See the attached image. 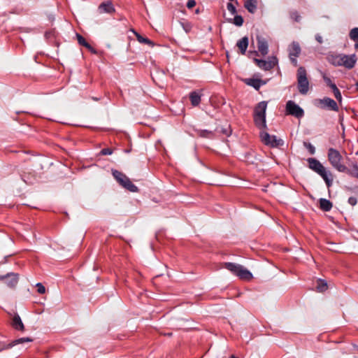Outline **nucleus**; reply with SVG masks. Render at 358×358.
<instances>
[{"label": "nucleus", "mask_w": 358, "mask_h": 358, "mask_svg": "<svg viewBox=\"0 0 358 358\" xmlns=\"http://www.w3.org/2000/svg\"><path fill=\"white\" fill-rule=\"evenodd\" d=\"M334 88L332 90H333V92L334 94V96H335V98L338 101H341V99H342V96H341V94L339 91V90L338 89V87L336 86H333Z\"/></svg>", "instance_id": "obj_32"}, {"label": "nucleus", "mask_w": 358, "mask_h": 358, "mask_svg": "<svg viewBox=\"0 0 358 358\" xmlns=\"http://www.w3.org/2000/svg\"><path fill=\"white\" fill-rule=\"evenodd\" d=\"M327 289V283L326 281L319 279L317 281L316 289L320 292H323Z\"/></svg>", "instance_id": "obj_25"}, {"label": "nucleus", "mask_w": 358, "mask_h": 358, "mask_svg": "<svg viewBox=\"0 0 358 358\" xmlns=\"http://www.w3.org/2000/svg\"><path fill=\"white\" fill-rule=\"evenodd\" d=\"M308 166L310 169L319 174L325 181L328 187L332 185L333 175L316 159H308Z\"/></svg>", "instance_id": "obj_1"}, {"label": "nucleus", "mask_w": 358, "mask_h": 358, "mask_svg": "<svg viewBox=\"0 0 358 358\" xmlns=\"http://www.w3.org/2000/svg\"><path fill=\"white\" fill-rule=\"evenodd\" d=\"M189 99L193 106H197L201 102V94L194 91L189 94Z\"/></svg>", "instance_id": "obj_20"}, {"label": "nucleus", "mask_w": 358, "mask_h": 358, "mask_svg": "<svg viewBox=\"0 0 358 358\" xmlns=\"http://www.w3.org/2000/svg\"><path fill=\"white\" fill-rule=\"evenodd\" d=\"M345 173L350 174V176L357 178L358 177V166L357 164H354L351 169H348L347 168V171Z\"/></svg>", "instance_id": "obj_27"}, {"label": "nucleus", "mask_w": 358, "mask_h": 358, "mask_svg": "<svg viewBox=\"0 0 358 358\" xmlns=\"http://www.w3.org/2000/svg\"><path fill=\"white\" fill-rule=\"evenodd\" d=\"M258 0H246L244 7L252 14L255 13L257 8Z\"/></svg>", "instance_id": "obj_16"}, {"label": "nucleus", "mask_w": 358, "mask_h": 358, "mask_svg": "<svg viewBox=\"0 0 358 358\" xmlns=\"http://www.w3.org/2000/svg\"><path fill=\"white\" fill-rule=\"evenodd\" d=\"M77 38L78 43L81 45L86 47L90 51L95 52V50L92 48V47L85 41V39L80 35L77 34Z\"/></svg>", "instance_id": "obj_24"}, {"label": "nucleus", "mask_w": 358, "mask_h": 358, "mask_svg": "<svg viewBox=\"0 0 358 358\" xmlns=\"http://www.w3.org/2000/svg\"><path fill=\"white\" fill-rule=\"evenodd\" d=\"M234 24L238 27H241L243 24V18L241 15H236L233 21Z\"/></svg>", "instance_id": "obj_29"}, {"label": "nucleus", "mask_w": 358, "mask_h": 358, "mask_svg": "<svg viewBox=\"0 0 358 358\" xmlns=\"http://www.w3.org/2000/svg\"><path fill=\"white\" fill-rule=\"evenodd\" d=\"M331 63L337 66H345L346 69H350L355 66L357 62V58L355 55H346L343 54H339L332 55L330 59Z\"/></svg>", "instance_id": "obj_3"}, {"label": "nucleus", "mask_w": 358, "mask_h": 358, "mask_svg": "<svg viewBox=\"0 0 358 358\" xmlns=\"http://www.w3.org/2000/svg\"><path fill=\"white\" fill-rule=\"evenodd\" d=\"M196 5V1L194 0H189L187 3V7L189 9L194 8Z\"/></svg>", "instance_id": "obj_39"}, {"label": "nucleus", "mask_w": 358, "mask_h": 358, "mask_svg": "<svg viewBox=\"0 0 358 358\" xmlns=\"http://www.w3.org/2000/svg\"><path fill=\"white\" fill-rule=\"evenodd\" d=\"M227 7L228 10L232 15H234L236 13V9L235 6L231 3H228Z\"/></svg>", "instance_id": "obj_35"}, {"label": "nucleus", "mask_w": 358, "mask_h": 358, "mask_svg": "<svg viewBox=\"0 0 358 358\" xmlns=\"http://www.w3.org/2000/svg\"><path fill=\"white\" fill-rule=\"evenodd\" d=\"M303 145L306 148L308 149V152L310 155H314L315 152V148L310 143L308 142H303Z\"/></svg>", "instance_id": "obj_31"}, {"label": "nucleus", "mask_w": 358, "mask_h": 358, "mask_svg": "<svg viewBox=\"0 0 358 358\" xmlns=\"http://www.w3.org/2000/svg\"><path fill=\"white\" fill-rule=\"evenodd\" d=\"M298 89L301 94H306L309 90V82L305 68L301 66L297 71Z\"/></svg>", "instance_id": "obj_6"}, {"label": "nucleus", "mask_w": 358, "mask_h": 358, "mask_svg": "<svg viewBox=\"0 0 358 358\" xmlns=\"http://www.w3.org/2000/svg\"><path fill=\"white\" fill-rule=\"evenodd\" d=\"M328 159L331 166L339 172L347 171V167L341 162L343 157L337 150L332 148L328 150Z\"/></svg>", "instance_id": "obj_4"}, {"label": "nucleus", "mask_w": 358, "mask_h": 358, "mask_svg": "<svg viewBox=\"0 0 358 358\" xmlns=\"http://www.w3.org/2000/svg\"><path fill=\"white\" fill-rule=\"evenodd\" d=\"M0 280H5L8 287L14 288L18 282V277L17 274L10 273L6 275H0Z\"/></svg>", "instance_id": "obj_10"}, {"label": "nucleus", "mask_w": 358, "mask_h": 358, "mask_svg": "<svg viewBox=\"0 0 358 358\" xmlns=\"http://www.w3.org/2000/svg\"><path fill=\"white\" fill-rule=\"evenodd\" d=\"M254 62L257 66L264 71H269L273 69L278 64V59L275 57H271L268 61L255 59Z\"/></svg>", "instance_id": "obj_9"}, {"label": "nucleus", "mask_w": 358, "mask_h": 358, "mask_svg": "<svg viewBox=\"0 0 358 358\" xmlns=\"http://www.w3.org/2000/svg\"><path fill=\"white\" fill-rule=\"evenodd\" d=\"M287 114L301 118L304 115L303 110L293 101H288L286 103Z\"/></svg>", "instance_id": "obj_8"}, {"label": "nucleus", "mask_w": 358, "mask_h": 358, "mask_svg": "<svg viewBox=\"0 0 358 358\" xmlns=\"http://www.w3.org/2000/svg\"><path fill=\"white\" fill-rule=\"evenodd\" d=\"M101 154L103 155H109L112 154V150L110 148H104L101 150Z\"/></svg>", "instance_id": "obj_37"}, {"label": "nucleus", "mask_w": 358, "mask_h": 358, "mask_svg": "<svg viewBox=\"0 0 358 358\" xmlns=\"http://www.w3.org/2000/svg\"><path fill=\"white\" fill-rule=\"evenodd\" d=\"M244 83L255 90H259L262 85H266L267 81L257 78H246L244 80Z\"/></svg>", "instance_id": "obj_13"}, {"label": "nucleus", "mask_w": 358, "mask_h": 358, "mask_svg": "<svg viewBox=\"0 0 358 358\" xmlns=\"http://www.w3.org/2000/svg\"><path fill=\"white\" fill-rule=\"evenodd\" d=\"M112 174L118 183L124 188L131 192H138V187L132 183L130 179L125 174L117 170H113Z\"/></svg>", "instance_id": "obj_5"}, {"label": "nucleus", "mask_w": 358, "mask_h": 358, "mask_svg": "<svg viewBox=\"0 0 358 358\" xmlns=\"http://www.w3.org/2000/svg\"><path fill=\"white\" fill-rule=\"evenodd\" d=\"M36 287L38 288V292L39 294H44L45 292V288L41 283H38L36 285Z\"/></svg>", "instance_id": "obj_36"}, {"label": "nucleus", "mask_w": 358, "mask_h": 358, "mask_svg": "<svg viewBox=\"0 0 358 358\" xmlns=\"http://www.w3.org/2000/svg\"><path fill=\"white\" fill-rule=\"evenodd\" d=\"M355 86H356L357 90H358V81L356 83Z\"/></svg>", "instance_id": "obj_43"}, {"label": "nucleus", "mask_w": 358, "mask_h": 358, "mask_svg": "<svg viewBox=\"0 0 358 358\" xmlns=\"http://www.w3.org/2000/svg\"><path fill=\"white\" fill-rule=\"evenodd\" d=\"M357 178H358V176H357Z\"/></svg>", "instance_id": "obj_45"}, {"label": "nucleus", "mask_w": 358, "mask_h": 358, "mask_svg": "<svg viewBox=\"0 0 358 358\" xmlns=\"http://www.w3.org/2000/svg\"><path fill=\"white\" fill-rule=\"evenodd\" d=\"M254 121L257 127L259 129L266 128V117L264 116H257L254 115Z\"/></svg>", "instance_id": "obj_21"}, {"label": "nucleus", "mask_w": 358, "mask_h": 358, "mask_svg": "<svg viewBox=\"0 0 358 358\" xmlns=\"http://www.w3.org/2000/svg\"><path fill=\"white\" fill-rule=\"evenodd\" d=\"M260 137L262 141L266 145L272 148H276L283 144L281 139H278L275 136H271L268 133L265 131L260 132Z\"/></svg>", "instance_id": "obj_7"}, {"label": "nucleus", "mask_w": 358, "mask_h": 358, "mask_svg": "<svg viewBox=\"0 0 358 358\" xmlns=\"http://www.w3.org/2000/svg\"><path fill=\"white\" fill-rule=\"evenodd\" d=\"M257 48L262 55H266L268 52V45L266 38L262 36H257Z\"/></svg>", "instance_id": "obj_12"}, {"label": "nucleus", "mask_w": 358, "mask_h": 358, "mask_svg": "<svg viewBox=\"0 0 358 358\" xmlns=\"http://www.w3.org/2000/svg\"><path fill=\"white\" fill-rule=\"evenodd\" d=\"M33 339L30 338H20L13 341L8 345V348H10L19 344H24L26 343L32 342Z\"/></svg>", "instance_id": "obj_23"}, {"label": "nucleus", "mask_w": 358, "mask_h": 358, "mask_svg": "<svg viewBox=\"0 0 358 358\" xmlns=\"http://www.w3.org/2000/svg\"><path fill=\"white\" fill-rule=\"evenodd\" d=\"M98 11L99 13H112L115 11V8L110 1L103 2L99 6Z\"/></svg>", "instance_id": "obj_14"}, {"label": "nucleus", "mask_w": 358, "mask_h": 358, "mask_svg": "<svg viewBox=\"0 0 358 358\" xmlns=\"http://www.w3.org/2000/svg\"><path fill=\"white\" fill-rule=\"evenodd\" d=\"M236 46L240 50L241 54L244 55L248 46V38L247 36L242 38L237 42Z\"/></svg>", "instance_id": "obj_18"}, {"label": "nucleus", "mask_w": 358, "mask_h": 358, "mask_svg": "<svg viewBox=\"0 0 358 358\" xmlns=\"http://www.w3.org/2000/svg\"><path fill=\"white\" fill-rule=\"evenodd\" d=\"M289 57L291 62L293 64V65L294 66H297V60H296L297 57L289 55Z\"/></svg>", "instance_id": "obj_40"}, {"label": "nucleus", "mask_w": 358, "mask_h": 358, "mask_svg": "<svg viewBox=\"0 0 358 358\" xmlns=\"http://www.w3.org/2000/svg\"><path fill=\"white\" fill-rule=\"evenodd\" d=\"M323 79H324V82L326 83V84L328 86H329L332 90L334 88L333 86H336L334 83H332L331 79L329 77H327V76L324 75Z\"/></svg>", "instance_id": "obj_33"}, {"label": "nucleus", "mask_w": 358, "mask_h": 358, "mask_svg": "<svg viewBox=\"0 0 358 358\" xmlns=\"http://www.w3.org/2000/svg\"><path fill=\"white\" fill-rule=\"evenodd\" d=\"M12 325L16 330H24V326L22 322L20 317L18 315H15L13 317Z\"/></svg>", "instance_id": "obj_19"}, {"label": "nucleus", "mask_w": 358, "mask_h": 358, "mask_svg": "<svg viewBox=\"0 0 358 358\" xmlns=\"http://www.w3.org/2000/svg\"><path fill=\"white\" fill-rule=\"evenodd\" d=\"M357 178H358V176H357Z\"/></svg>", "instance_id": "obj_44"}, {"label": "nucleus", "mask_w": 358, "mask_h": 358, "mask_svg": "<svg viewBox=\"0 0 358 358\" xmlns=\"http://www.w3.org/2000/svg\"><path fill=\"white\" fill-rule=\"evenodd\" d=\"M267 108V103L266 101L259 102L254 110L255 115H262L266 117V110Z\"/></svg>", "instance_id": "obj_15"}, {"label": "nucleus", "mask_w": 358, "mask_h": 358, "mask_svg": "<svg viewBox=\"0 0 358 358\" xmlns=\"http://www.w3.org/2000/svg\"><path fill=\"white\" fill-rule=\"evenodd\" d=\"M322 108H327L334 111H338V107L336 102L331 98L325 97L319 100Z\"/></svg>", "instance_id": "obj_11"}, {"label": "nucleus", "mask_w": 358, "mask_h": 358, "mask_svg": "<svg viewBox=\"0 0 358 358\" xmlns=\"http://www.w3.org/2000/svg\"><path fill=\"white\" fill-rule=\"evenodd\" d=\"M291 17L296 22H299L301 20V16L297 11H294L291 13Z\"/></svg>", "instance_id": "obj_34"}, {"label": "nucleus", "mask_w": 358, "mask_h": 358, "mask_svg": "<svg viewBox=\"0 0 358 358\" xmlns=\"http://www.w3.org/2000/svg\"><path fill=\"white\" fill-rule=\"evenodd\" d=\"M138 41L141 43L148 44L149 45H153V43L148 38L143 37L139 34L135 32Z\"/></svg>", "instance_id": "obj_26"}, {"label": "nucleus", "mask_w": 358, "mask_h": 358, "mask_svg": "<svg viewBox=\"0 0 358 358\" xmlns=\"http://www.w3.org/2000/svg\"><path fill=\"white\" fill-rule=\"evenodd\" d=\"M289 55L299 57L301 53V48L297 42H292L289 46Z\"/></svg>", "instance_id": "obj_17"}, {"label": "nucleus", "mask_w": 358, "mask_h": 358, "mask_svg": "<svg viewBox=\"0 0 358 358\" xmlns=\"http://www.w3.org/2000/svg\"><path fill=\"white\" fill-rule=\"evenodd\" d=\"M349 36L350 39L352 41H358V27H355L351 29Z\"/></svg>", "instance_id": "obj_28"}, {"label": "nucleus", "mask_w": 358, "mask_h": 358, "mask_svg": "<svg viewBox=\"0 0 358 358\" xmlns=\"http://www.w3.org/2000/svg\"><path fill=\"white\" fill-rule=\"evenodd\" d=\"M222 267L229 270L232 274L238 276L241 280H250L252 278V274L240 264L224 262L222 264Z\"/></svg>", "instance_id": "obj_2"}, {"label": "nucleus", "mask_w": 358, "mask_h": 358, "mask_svg": "<svg viewBox=\"0 0 358 358\" xmlns=\"http://www.w3.org/2000/svg\"><path fill=\"white\" fill-rule=\"evenodd\" d=\"M348 203H349L351 206H355V205L357 204V199H356L355 197H354V196H351V197H350V198L348 199Z\"/></svg>", "instance_id": "obj_38"}, {"label": "nucleus", "mask_w": 358, "mask_h": 358, "mask_svg": "<svg viewBox=\"0 0 358 358\" xmlns=\"http://www.w3.org/2000/svg\"><path fill=\"white\" fill-rule=\"evenodd\" d=\"M198 134L201 137L210 138L213 136V133L208 130H199Z\"/></svg>", "instance_id": "obj_30"}, {"label": "nucleus", "mask_w": 358, "mask_h": 358, "mask_svg": "<svg viewBox=\"0 0 358 358\" xmlns=\"http://www.w3.org/2000/svg\"><path fill=\"white\" fill-rule=\"evenodd\" d=\"M315 40H316L319 43H322V42H323L322 37L320 34H316V35H315Z\"/></svg>", "instance_id": "obj_41"}, {"label": "nucleus", "mask_w": 358, "mask_h": 358, "mask_svg": "<svg viewBox=\"0 0 358 358\" xmlns=\"http://www.w3.org/2000/svg\"><path fill=\"white\" fill-rule=\"evenodd\" d=\"M320 207L324 211H329L332 208V203L327 199H320Z\"/></svg>", "instance_id": "obj_22"}, {"label": "nucleus", "mask_w": 358, "mask_h": 358, "mask_svg": "<svg viewBox=\"0 0 358 358\" xmlns=\"http://www.w3.org/2000/svg\"><path fill=\"white\" fill-rule=\"evenodd\" d=\"M182 26H183V27H184V29H185L186 32H188L189 31L190 27L188 24H187L185 26L184 24H182Z\"/></svg>", "instance_id": "obj_42"}]
</instances>
